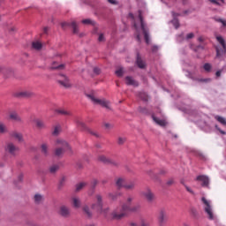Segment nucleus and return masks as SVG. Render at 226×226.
Instances as JSON below:
<instances>
[{
    "label": "nucleus",
    "mask_w": 226,
    "mask_h": 226,
    "mask_svg": "<svg viewBox=\"0 0 226 226\" xmlns=\"http://www.w3.org/2000/svg\"><path fill=\"white\" fill-rule=\"evenodd\" d=\"M56 146L61 148H57L55 152L56 156H61L64 151H68L70 149V145H68V142L59 139L56 140Z\"/></svg>",
    "instance_id": "5"
},
{
    "label": "nucleus",
    "mask_w": 226,
    "mask_h": 226,
    "mask_svg": "<svg viewBox=\"0 0 226 226\" xmlns=\"http://www.w3.org/2000/svg\"><path fill=\"white\" fill-rule=\"evenodd\" d=\"M130 226H137V223H135V222H131V223H130Z\"/></svg>",
    "instance_id": "55"
},
{
    "label": "nucleus",
    "mask_w": 226,
    "mask_h": 226,
    "mask_svg": "<svg viewBox=\"0 0 226 226\" xmlns=\"http://www.w3.org/2000/svg\"><path fill=\"white\" fill-rule=\"evenodd\" d=\"M152 117L154 123H156V124H159V126H167V121L160 120V118L154 117V115H153Z\"/></svg>",
    "instance_id": "13"
},
{
    "label": "nucleus",
    "mask_w": 226,
    "mask_h": 226,
    "mask_svg": "<svg viewBox=\"0 0 226 226\" xmlns=\"http://www.w3.org/2000/svg\"><path fill=\"white\" fill-rule=\"evenodd\" d=\"M12 136L14 137V139H19V142H20V140H22V134H20V133L15 132L14 134H12Z\"/></svg>",
    "instance_id": "34"
},
{
    "label": "nucleus",
    "mask_w": 226,
    "mask_h": 226,
    "mask_svg": "<svg viewBox=\"0 0 226 226\" xmlns=\"http://www.w3.org/2000/svg\"><path fill=\"white\" fill-rule=\"evenodd\" d=\"M33 93L29 91H25L20 93V96H24L25 98H29V96H32Z\"/></svg>",
    "instance_id": "28"
},
{
    "label": "nucleus",
    "mask_w": 226,
    "mask_h": 226,
    "mask_svg": "<svg viewBox=\"0 0 226 226\" xmlns=\"http://www.w3.org/2000/svg\"><path fill=\"white\" fill-rule=\"evenodd\" d=\"M215 128H216L222 135H225V132L220 130V128H218V125H215Z\"/></svg>",
    "instance_id": "47"
},
{
    "label": "nucleus",
    "mask_w": 226,
    "mask_h": 226,
    "mask_svg": "<svg viewBox=\"0 0 226 226\" xmlns=\"http://www.w3.org/2000/svg\"><path fill=\"white\" fill-rule=\"evenodd\" d=\"M94 73H100V69L99 68H94Z\"/></svg>",
    "instance_id": "51"
},
{
    "label": "nucleus",
    "mask_w": 226,
    "mask_h": 226,
    "mask_svg": "<svg viewBox=\"0 0 226 226\" xmlns=\"http://www.w3.org/2000/svg\"><path fill=\"white\" fill-rule=\"evenodd\" d=\"M215 117L216 121L221 123V124H223L224 126H226V119L223 117L215 116Z\"/></svg>",
    "instance_id": "21"
},
{
    "label": "nucleus",
    "mask_w": 226,
    "mask_h": 226,
    "mask_svg": "<svg viewBox=\"0 0 226 226\" xmlns=\"http://www.w3.org/2000/svg\"><path fill=\"white\" fill-rule=\"evenodd\" d=\"M166 221H167V212H165L164 210H161L158 215V222L161 223H163Z\"/></svg>",
    "instance_id": "12"
},
{
    "label": "nucleus",
    "mask_w": 226,
    "mask_h": 226,
    "mask_svg": "<svg viewBox=\"0 0 226 226\" xmlns=\"http://www.w3.org/2000/svg\"><path fill=\"white\" fill-rule=\"evenodd\" d=\"M87 97L91 100L94 105H101V107H105L106 109H110V102L105 99H98L94 94H87Z\"/></svg>",
    "instance_id": "4"
},
{
    "label": "nucleus",
    "mask_w": 226,
    "mask_h": 226,
    "mask_svg": "<svg viewBox=\"0 0 226 226\" xmlns=\"http://www.w3.org/2000/svg\"><path fill=\"white\" fill-rule=\"evenodd\" d=\"M216 40H217V41H219V43L222 45V47L224 49V50H225V49H226V46H225V40H223V37H222V36H217L216 37Z\"/></svg>",
    "instance_id": "22"
},
{
    "label": "nucleus",
    "mask_w": 226,
    "mask_h": 226,
    "mask_svg": "<svg viewBox=\"0 0 226 226\" xmlns=\"http://www.w3.org/2000/svg\"><path fill=\"white\" fill-rule=\"evenodd\" d=\"M98 41H105V36H103V34H101L99 35Z\"/></svg>",
    "instance_id": "43"
},
{
    "label": "nucleus",
    "mask_w": 226,
    "mask_h": 226,
    "mask_svg": "<svg viewBox=\"0 0 226 226\" xmlns=\"http://www.w3.org/2000/svg\"><path fill=\"white\" fill-rule=\"evenodd\" d=\"M62 68H64V65L63 64H57V63H54L53 65L51 66L52 70H62Z\"/></svg>",
    "instance_id": "24"
},
{
    "label": "nucleus",
    "mask_w": 226,
    "mask_h": 226,
    "mask_svg": "<svg viewBox=\"0 0 226 226\" xmlns=\"http://www.w3.org/2000/svg\"><path fill=\"white\" fill-rule=\"evenodd\" d=\"M143 100L146 102L147 100V98H143Z\"/></svg>",
    "instance_id": "61"
},
{
    "label": "nucleus",
    "mask_w": 226,
    "mask_h": 226,
    "mask_svg": "<svg viewBox=\"0 0 226 226\" xmlns=\"http://www.w3.org/2000/svg\"><path fill=\"white\" fill-rule=\"evenodd\" d=\"M133 198L130 197L127 199V201L123 204L121 207H117L113 213L112 216L116 220H121V218H124L128 213H133L139 209V207H130Z\"/></svg>",
    "instance_id": "1"
},
{
    "label": "nucleus",
    "mask_w": 226,
    "mask_h": 226,
    "mask_svg": "<svg viewBox=\"0 0 226 226\" xmlns=\"http://www.w3.org/2000/svg\"><path fill=\"white\" fill-rule=\"evenodd\" d=\"M142 195H144V197H146V199L149 202H151L154 199V194H153V192H151V190L149 189H147L145 192H143Z\"/></svg>",
    "instance_id": "10"
},
{
    "label": "nucleus",
    "mask_w": 226,
    "mask_h": 226,
    "mask_svg": "<svg viewBox=\"0 0 226 226\" xmlns=\"http://www.w3.org/2000/svg\"><path fill=\"white\" fill-rule=\"evenodd\" d=\"M171 23L173 24L175 29H177L179 27V21L176 19H174Z\"/></svg>",
    "instance_id": "32"
},
{
    "label": "nucleus",
    "mask_w": 226,
    "mask_h": 226,
    "mask_svg": "<svg viewBox=\"0 0 226 226\" xmlns=\"http://www.w3.org/2000/svg\"><path fill=\"white\" fill-rule=\"evenodd\" d=\"M84 211L87 215V216H91V212H89V207H84Z\"/></svg>",
    "instance_id": "40"
},
{
    "label": "nucleus",
    "mask_w": 226,
    "mask_h": 226,
    "mask_svg": "<svg viewBox=\"0 0 226 226\" xmlns=\"http://www.w3.org/2000/svg\"><path fill=\"white\" fill-rule=\"evenodd\" d=\"M60 215H62V216H68V215H70V210H68L66 207H61Z\"/></svg>",
    "instance_id": "17"
},
{
    "label": "nucleus",
    "mask_w": 226,
    "mask_h": 226,
    "mask_svg": "<svg viewBox=\"0 0 226 226\" xmlns=\"http://www.w3.org/2000/svg\"><path fill=\"white\" fill-rule=\"evenodd\" d=\"M111 199H114V197L111 196Z\"/></svg>",
    "instance_id": "63"
},
{
    "label": "nucleus",
    "mask_w": 226,
    "mask_h": 226,
    "mask_svg": "<svg viewBox=\"0 0 226 226\" xmlns=\"http://www.w3.org/2000/svg\"><path fill=\"white\" fill-rule=\"evenodd\" d=\"M93 183H94V186H96V185H98V181L97 180H94Z\"/></svg>",
    "instance_id": "54"
},
{
    "label": "nucleus",
    "mask_w": 226,
    "mask_h": 226,
    "mask_svg": "<svg viewBox=\"0 0 226 226\" xmlns=\"http://www.w3.org/2000/svg\"><path fill=\"white\" fill-rule=\"evenodd\" d=\"M129 16L131 17V19H133V14H129Z\"/></svg>",
    "instance_id": "57"
},
{
    "label": "nucleus",
    "mask_w": 226,
    "mask_h": 226,
    "mask_svg": "<svg viewBox=\"0 0 226 226\" xmlns=\"http://www.w3.org/2000/svg\"><path fill=\"white\" fill-rule=\"evenodd\" d=\"M139 19L140 21V28H139L137 25H134V27L136 29V38L138 41H140V38H142L140 31H142L146 43L149 44V32L146 27V24L144 23V19H142V12L140 11H139Z\"/></svg>",
    "instance_id": "2"
},
{
    "label": "nucleus",
    "mask_w": 226,
    "mask_h": 226,
    "mask_svg": "<svg viewBox=\"0 0 226 226\" xmlns=\"http://www.w3.org/2000/svg\"><path fill=\"white\" fill-rule=\"evenodd\" d=\"M203 204H204V209L205 212L207 213V215H208V218L210 220H214L215 219V215H213V208L211 207V201L207 200L206 198H202L201 199Z\"/></svg>",
    "instance_id": "6"
},
{
    "label": "nucleus",
    "mask_w": 226,
    "mask_h": 226,
    "mask_svg": "<svg viewBox=\"0 0 226 226\" xmlns=\"http://www.w3.org/2000/svg\"><path fill=\"white\" fill-rule=\"evenodd\" d=\"M32 47L35 50H41V47L43 46L41 45V42H40L39 41H35L32 43Z\"/></svg>",
    "instance_id": "15"
},
{
    "label": "nucleus",
    "mask_w": 226,
    "mask_h": 226,
    "mask_svg": "<svg viewBox=\"0 0 226 226\" xmlns=\"http://www.w3.org/2000/svg\"><path fill=\"white\" fill-rule=\"evenodd\" d=\"M156 49H158V48H156V47H154L153 50H156Z\"/></svg>",
    "instance_id": "59"
},
{
    "label": "nucleus",
    "mask_w": 226,
    "mask_h": 226,
    "mask_svg": "<svg viewBox=\"0 0 226 226\" xmlns=\"http://www.w3.org/2000/svg\"><path fill=\"white\" fill-rule=\"evenodd\" d=\"M125 84H127V86H139V83L133 80V78L129 76L125 78Z\"/></svg>",
    "instance_id": "14"
},
{
    "label": "nucleus",
    "mask_w": 226,
    "mask_h": 226,
    "mask_svg": "<svg viewBox=\"0 0 226 226\" xmlns=\"http://www.w3.org/2000/svg\"><path fill=\"white\" fill-rule=\"evenodd\" d=\"M215 75L216 77H220L222 75V71H217Z\"/></svg>",
    "instance_id": "49"
},
{
    "label": "nucleus",
    "mask_w": 226,
    "mask_h": 226,
    "mask_svg": "<svg viewBox=\"0 0 226 226\" xmlns=\"http://www.w3.org/2000/svg\"><path fill=\"white\" fill-rule=\"evenodd\" d=\"M111 4H116V0H108Z\"/></svg>",
    "instance_id": "53"
},
{
    "label": "nucleus",
    "mask_w": 226,
    "mask_h": 226,
    "mask_svg": "<svg viewBox=\"0 0 226 226\" xmlns=\"http://www.w3.org/2000/svg\"><path fill=\"white\" fill-rule=\"evenodd\" d=\"M217 22H221L222 27L226 26V20H224V19H217Z\"/></svg>",
    "instance_id": "41"
},
{
    "label": "nucleus",
    "mask_w": 226,
    "mask_h": 226,
    "mask_svg": "<svg viewBox=\"0 0 226 226\" xmlns=\"http://www.w3.org/2000/svg\"><path fill=\"white\" fill-rule=\"evenodd\" d=\"M84 186H86V183H84V182L78 184L76 185V192H80L82 190V188H84Z\"/></svg>",
    "instance_id": "27"
},
{
    "label": "nucleus",
    "mask_w": 226,
    "mask_h": 226,
    "mask_svg": "<svg viewBox=\"0 0 226 226\" xmlns=\"http://www.w3.org/2000/svg\"><path fill=\"white\" fill-rule=\"evenodd\" d=\"M72 202L74 207H80V200H79L78 198H73Z\"/></svg>",
    "instance_id": "26"
},
{
    "label": "nucleus",
    "mask_w": 226,
    "mask_h": 226,
    "mask_svg": "<svg viewBox=\"0 0 226 226\" xmlns=\"http://www.w3.org/2000/svg\"><path fill=\"white\" fill-rule=\"evenodd\" d=\"M59 132H61V125L57 124L53 129V135H59Z\"/></svg>",
    "instance_id": "25"
},
{
    "label": "nucleus",
    "mask_w": 226,
    "mask_h": 226,
    "mask_svg": "<svg viewBox=\"0 0 226 226\" xmlns=\"http://www.w3.org/2000/svg\"><path fill=\"white\" fill-rule=\"evenodd\" d=\"M139 68H146V63L144 61H142V59L140 58V56L138 55L137 56V61H136Z\"/></svg>",
    "instance_id": "16"
},
{
    "label": "nucleus",
    "mask_w": 226,
    "mask_h": 226,
    "mask_svg": "<svg viewBox=\"0 0 226 226\" xmlns=\"http://www.w3.org/2000/svg\"><path fill=\"white\" fill-rule=\"evenodd\" d=\"M76 126L79 128V130H86V124L81 120H76Z\"/></svg>",
    "instance_id": "19"
},
{
    "label": "nucleus",
    "mask_w": 226,
    "mask_h": 226,
    "mask_svg": "<svg viewBox=\"0 0 226 226\" xmlns=\"http://www.w3.org/2000/svg\"><path fill=\"white\" fill-rule=\"evenodd\" d=\"M35 124H36V126H38L40 129L46 127L45 122L41 119H36Z\"/></svg>",
    "instance_id": "20"
},
{
    "label": "nucleus",
    "mask_w": 226,
    "mask_h": 226,
    "mask_svg": "<svg viewBox=\"0 0 226 226\" xmlns=\"http://www.w3.org/2000/svg\"><path fill=\"white\" fill-rule=\"evenodd\" d=\"M104 126H105V128H107L108 130H110V128L113 127V125L110 124H105Z\"/></svg>",
    "instance_id": "46"
},
{
    "label": "nucleus",
    "mask_w": 226,
    "mask_h": 226,
    "mask_svg": "<svg viewBox=\"0 0 226 226\" xmlns=\"http://www.w3.org/2000/svg\"><path fill=\"white\" fill-rule=\"evenodd\" d=\"M41 153L42 154H44L45 156H47V154H49V146H47V144L43 143L41 146Z\"/></svg>",
    "instance_id": "18"
},
{
    "label": "nucleus",
    "mask_w": 226,
    "mask_h": 226,
    "mask_svg": "<svg viewBox=\"0 0 226 226\" xmlns=\"http://www.w3.org/2000/svg\"><path fill=\"white\" fill-rule=\"evenodd\" d=\"M141 226H149V223H148V222H143L141 223Z\"/></svg>",
    "instance_id": "52"
},
{
    "label": "nucleus",
    "mask_w": 226,
    "mask_h": 226,
    "mask_svg": "<svg viewBox=\"0 0 226 226\" xmlns=\"http://www.w3.org/2000/svg\"><path fill=\"white\" fill-rule=\"evenodd\" d=\"M199 41H202V37H200V38H199Z\"/></svg>",
    "instance_id": "58"
},
{
    "label": "nucleus",
    "mask_w": 226,
    "mask_h": 226,
    "mask_svg": "<svg viewBox=\"0 0 226 226\" xmlns=\"http://www.w3.org/2000/svg\"><path fill=\"white\" fill-rule=\"evenodd\" d=\"M96 203L92 205L93 211H96L100 213V215H103V216H107V213L109 208L103 210V202L102 201V195H96Z\"/></svg>",
    "instance_id": "3"
},
{
    "label": "nucleus",
    "mask_w": 226,
    "mask_h": 226,
    "mask_svg": "<svg viewBox=\"0 0 226 226\" xmlns=\"http://www.w3.org/2000/svg\"><path fill=\"white\" fill-rule=\"evenodd\" d=\"M173 17H176V14H175V13H173Z\"/></svg>",
    "instance_id": "62"
},
{
    "label": "nucleus",
    "mask_w": 226,
    "mask_h": 226,
    "mask_svg": "<svg viewBox=\"0 0 226 226\" xmlns=\"http://www.w3.org/2000/svg\"><path fill=\"white\" fill-rule=\"evenodd\" d=\"M71 26L73 29V33L75 34L79 33V29L77 28V23H75V21L72 22Z\"/></svg>",
    "instance_id": "31"
},
{
    "label": "nucleus",
    "mask_w": 226,
    "mask_h": 226,
    "mask_svg": "<svg viewBox=\"0 0 226 226\" xmlns=\"http://www.w3.org/2000/svg\"><path fill=\"white\" fill-rule=\"evenodd\" d=\"M203 68L206 72H211V65L209 64H205Z\"/></svg>",
    "instance_id": "37"
},
{
    "label": "nucleus",
    "mask_w": 226,
    "mask_h": 226,
    "mask_svg": "<svg viewBox=\"0 0 226 226\" xmlns=\"http://www.w3.org/2000/svg\"><path fill=\"white\" fill-rule=\"evenodd\" d=\"M57 112H58V114H63L64 116H68V114H70L68 111L64 110V109H60Z\"/></svg>",
    "instance_id": "39"
},
{
    "label": "nucleus",
    "mask_w": 226,
    "mask_h": 226,
    "mask_svg": "<svg viewBox=\"0 0 226 226\" xmlns=\"http://www.w3.org/2000/svg\"><path fill=\"white\" fill-rule=\"evenodd\" d=\"M34 200L38 204V203L41 202V200H43V197L40 194H35Z\"/></svg>",
    "instance_id": "29"
},
{
    "label": "nucleus",
    "mask_w": 226,
    "mask_h": 226,
    "mask_svg": "<svg viewBox=\"0 0 226 226\" xmlns=\"http://www.w3.org/2000/svg\"><path fill=\"white\" fill-rule=\"evenodd\" d=\"M187 192H190V193H192V192L190 190V187H186Z\"/></svg>",
    "instance_id": "56"
},
{
    "label": "nucleus",
    "mask_w": 226,
    "mask_h": 226,
    "mask_svg": "<svg viewBox=\"0 0 226 226\" xmlns=\"http://www.w3.org/2000/svg\"><path fill=\"white\" fill-rule=\"evenodd\" d=\"M10 117L13 119V121H20V117L15 112L11 113Z\"/></svg>",
    "instance_id": "23"
},
{
    "label": "nucleus",
    "mask_w": 226,
    "mask_h": 226,
    "mask_svg": "<svg viewBox=\"0 0 226 226\" xmlns=\"http://www.w3.org/2000/svg\"><path fill=\"white\" fill-rule=\"evenodd\" d=\"M191 38H193V33H190L187 34L186 39L191 40Z\"/></svg>",
    "instance_id": "45"
},
{
    "label": "nucleus",
    "mask_w": 226,
    "mask_h": 226,
    "mask_svg": "<svg viewBox=\"0 0 226 226\" xmlns=\"http://www.w3.org/2000/svg\"><path fill=\"white\" fill-rule=\"evenodd\" d=\"M210 3H214V4H220L217 0H209Z\"/></svg>",
    "instance_id": "48"
},
{
    "label": "nucleus",
    "mask_w": 226,
    "mask_h": 226,
    "mask_svg": "<svg viewBox=\"0 0 226 226\" xmlns=\"http://www.w3.org/2000/svg\"><path fill=\"white\" fill-rule=\"evenodd\" d=\"M101 162H103L104 163H107L109 162V159L105 156H101L100 157Z\"/></svg>",
    "instance_id": "42"
},
{
    "label": "nucleus",
    "mask_w": 226,
    "mask_h": 226,
    "mask_svg": "<svg viewBox=\"0 0 226 226\" xmlns=\"http://www.w3.org/2000/svg\"><path fill=\"white\" fill-rule=\"evenodd\" d=\"M216 56L217 57H220V49H218V48H216Z\"/></svg>",
    "instance_id": "50"
},
{
    "label": "nucleus",
    "mask_w": 226,
    "mask_h": 226,
    "mask_svg": "<svg viewBox=\"0 0 226 226\" xmlns=\"http://www.w3.org/2000/svg\"><path fill=\"white\" fill-rule=\"evenodd\" d=\"M58 169H59V167L57 165H53L50 167L49 170H50L51 174H54V172H56Z\"/></svg>",
    "instance_id": "35"
},
{
    "label": "nucleus",
    "mask_w": 226,
    "mask_h": 226,
    "mask_svg": "<svg viewBox=\"0 0 226 226\" xmlns=\"http://www.w3.org/2000/svg\"><path fill=\"white\" fill-rule=\"evenodd\" d=\"M197 180L202 183V186H209V177L206 176H199Z\"/></svg>",
    "instance_id": "11"
},
{
    "label": "nucleus",
    "mask_w": 226,
    "mask_h": 226,
    "mask_svg": "<svg viewBox=\"0 0 226 226\" xmlns=\"http://www.w3.org/2000/svg\"><path fill=\"white\" fill-rule=\"evenodd\" d=\"M115 73L117 77H123V73H124L123 69L117 70Z\"/></svg>",
    "instance_id": "36"
},
{
    "label": "nucleus",
    "mask_w": 226,
    "mask_h": 226,
    "mask_svg": "<svg viewBox=\"0 0 226 226\" xmlns=\"http://www.w3.org/2000/svg\"><path fill=\"white\" fill-rule=\"evenodd\" d=\"M117 186H118V188H125L126 190H132V188H135V183L130 182L129 184H126L125 179L118 178L117 180Z\"/></svg>",
    "instance_id": "7"
},
{
    "label": "nucleus",
    "mask_w": 226,
    "mask_h": 226,
    "mask_svg": "<svg viewBox=\"0 0 226 226\" xmlns=\"http://www.w3.org/2000/svg\"><path fill=\"white\" fill-rule=\"evenodd\" d=\"M62 79H59L58 82L61 84V86H64V87H72V83H70V79L64 75H61Z\"/></svg>",
    "instance_id": "8"
},
{
    "label": "nucleus",
    "mask_w": 226,
    "mask_h": 226,
    "mask_svg": "<svg viewBox=\"0 0 226 226\" xmlns=\"http://www.w3.org/2000/svg\"><path fill=\"white\" fill-rule=\"evenodd\" d=\"M6 132V125L4 124L0 123V133H4Z\"/></svg>",
    "instance_id": "33"
},
{
    "label": "nucleus",
    "mask_w": 226,
    "mask_h": 226,
    "mask_svg": "<svg viewBox=\"0 0 226 226\" xmlns=\"http://www.w3.org/2000/svg\"><path fill=\"white\" fill-rule=\"evenodd\" d=\"M9 72H10V70H8L7 68L0 66V73H2L3 75H6Z\"/></svg>",
    "instance_id": "30"
},
{
    "label": "nucleus",
    "mask_w": 226,
    "mask_h": 226,
    "mask_svg": "<svg viewBox=\"0 0 226 226\" xmlns=\"http://www.w3.org/2000/svg\"><path fill=\"white\" fill-rule=\"evenodd\" d=\"M82 24H93V25H94V21H92L91 19H83Z\"/></svg>",
    "instance_id": "38"
},
{
    "label": "nucleus",
    "mask_w": 226,
    "mask_h": 226,
    "mask_svg": "<svg viewBox=\"0 0 226 226\" xmlns=\"http://www.w3.org/2000/svg\"><path fill=\"white\" fill-rule=\"evenodd\" d=\"M6 151L10 153L11 154H17L19 151V147H15L12 143H9L6 147Z\"/></svg>",
    "instance_id": "9"
},
{
    "label": "nucleus",
    "mask_w": 226,
    "mask_h": 226,
    "mask_svg": "<svg viewBox=\"0 0 226 226\" xmlns=\"http://www.w3.org/2000/svg\"><path fill=\"white\" fill-rule=\"evenodd\" d=\"M124 140H126L124 138H119L118 144H124Z\"/></svg>",
    "instance_id": "44"
},
{
    "label": "nucleus",
    "mask_w": 226,
    "mask_h": 226,
    "mask_svg": "<svg viewBox=\"0 0 226 226\" xmlns=\"http://www.w3.org/2000/svg\"><path fill=\"white\" fill-rule=\"evenodd\" d=\"M168 185H172V182H168Z\"/></svg>",
    "instance_id": "60"
}]
</instances>
